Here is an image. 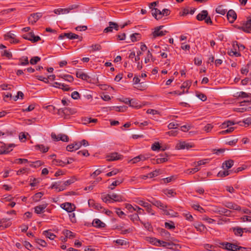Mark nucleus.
I'll list each match as a JSON object with an SVG mask.
<instances>
[{
    "label": "nucleus",
    "mask_w": 251,
    "mask_h": 251,
    "mask_svg": "<svg viewBox=\"0 0 251 251\" xmlns=\"http://www.w3.org/2000/svg\"><path fill=\"white\" fill-rule=\"evenodd\" d=\"M163 27V25H160L154 28V31L151 34L152 38L155 39L157 37H162L168 33L166 30H161Z\"/></svg>",
    "instance_id": "f257e3e1"
},
{
    "label": "nucleus",
    "mask_w": 251,
    "mask_h": 251,
    "mask_svg": "<svg viewBox=\"0 0 251 251\" xmlns=\"http://www.w3.org/2000/svg\"><path fill=\"white\" fill-rule=\"evenodd\" d=\"M123 157V156L122 155L116 152L110 153L106 156L107 160L109 161L120 160L122 159Z\"/></svg>",
    "instance_id": "f03ea898"
},
{
    "label": "nucleus",
    "mask_w": 251,
    "mask_h": 251,
    "mask_svg": "<svg viewBox=\"0 0 251 251\" xmlns=\"http://www.w3.org/2000/svg\"><path fill=\"white\" fill-rule=\"evenodd\" d=\"M51 136L53 139L56 141L61 140L63 142H68L69 140V137L65 134H59L57 136L54 133H52Z\"/></svg>",
    "instance_id": "7ed1b4c3"
},
{
    "label": "nucleus",
    "mask_w": 251,
    "mask_h": 251,
    "mask_svg": "<svg viewBox=\"0 0 251 251\" xmlns=\"http://www.w3.org/2000/svg\"><path fill=\"white\" fill-rule=\"evenodd\" d=\"M42 16V14L41 13H36L31 14L30 15V16L28 19V22L31 24L33 25Z\"/></svg>",
    "instance_id": "20e7f679"
},
{
    "label": "nucleus",
    "mask_w": 251,
    "mask_h": 251,
    "mask_svg": "<svg viewBox=\"0 0 251 251\" xmlns=\"http://www.w3.org/2000/svg\"><path fill=\"white\" fill-rule=\"evenodd\" d=\"M119 25L114 22H109V26L106 27L104 30L103 32L108 33L112 32L113 29H115L116 31L119 30Z\"/></svg>",
    "instance_id": "39448f33"
},
{
    "label": "nucleus",
    "mask_w": 251,
    "mask_h": 251,
    "mask_svg": "<svg viewBox=\"0 0 251 251\" xmlns=\"http://www.w3.org/2000/svg\"><path fill=\"white\" fill-rule=\"evenodd\" d=\"M61 206L63 209L69 213H71L74 211L75 208V205L70 202L63 203L61 204Z\"/></svg>",
    "instance_id": "423d86ee"
},
{
    "label": "nucleus",
    "mask_w": 251,
    "mask_h": 251,
    "mask_svg": "<svg viewBox=\"0 0 251 251\" xmlns=\"http://www.w3.org/2000/svg\"><path fill=\"white\" fill-rule=\"evenodd\" d=\"M221 245L223 249L228 251H235L236 250L237 245L234 244L226 242L222 243Z\"/></svg>",
    "instance_id": "0eeeda50"
},
{
    "label": "nucleus",
    "mask_w": 251,
    "mask_h": 251,
    "mask_svg": "<svg viewBox=\"0 0 251 251\" xmlns=\"http://www.w3.org/2000/svg\"><path fill=\"white\" fill-rule=\"evenodd\" d=\"M227 18L229 22L231 23L234 22L237 18V15L235 12L233 10H230L227 13Z\"/></svg>",
    "instance_id": "6e6552de"
},
{
    "label": "nucleus",
    "mask_w": 251,
    "mask_h": 251,
    "mask_svg": "<svg viewBox=\"0 0 251 251\" xmlns=\"http://www.w3.org/2000/svg\"><path fill=\"white\" fill-rule=\"evenodd\" d=\"M158 156L159 157H158L156 159V164L162 163L167 161L168 160V155L166 153H161L158 155Z\"/></svg>",
    "instance_id": "1a4fd4ad"
},
{
    "label": "nucleus",
    "mask_w": 251,
    "mask_h": 251,
    "mask_svg": "<svg viewBox=\"0 0 251 251\" xmlns=\"http://www.w3.org/2000/svg\"><path fill=\"white\" fill-rule=\"evenodd\" d=\"M92 225L93 226L99 228H103L106 226L104 223L98 219H95L93 220Z\"/></svg>",
    "instance_id": "9d476101"
},
{
    "label": "nucleus",
    "mask_w": 251,
    "mask_h": 251,
    "mask_svg": "<svg viewBox=\"0 0 251 251\" xmlns=\"http://www.w3.org/2000/svg\"><path fill=\"white\" fill-rule=\"evenodd\" d=\"M174 246H175V245L172 242H167L160 240H159V242H158L157 245L158 247H163L170 249H173Z\"/></svg>",
    "instance_id": "9b49d317"
},
{
    "label": "nucleus",
    "mask_w": 251,
    "mask_h": 251,
    "mask_svg": "<svg viewBox=\"0 0 251 251\" xmlns=\"http://www.w3.org/2000/svg\"><path fill=\"white\" fill-rule=\"evenodd\" d=\"M225 205L226 207L229 209L238 211H240L241 209V208L239 205H238L236 203L231 202H226Z\"/></svg>",
    "instance_id": "f8f14e48"
},
{
    "label": "nucleus",
    "mask_w": 251,
    "mask_h": 251,
    "mask_svg": "<svg viewBox=\"0 0 251 251\" xmlns=\"http://www.w3.org/2000/svg\"><path fill=\"white\" fill-rule=\"evenodd\" d=\"M48 205L47 203L43 204L42 205H39L35 207V212L39 214L44 212V209L47 207Z\"/></svg>",
    "instance_id": "ddd939ff"
},
{
    "label": "nucleus",
    "mask_w": 251,
    "mask_h": 251,
    "mask_svg": "<svg viewBox=\"0 0 251 251\" xmlns=\"http://www.w3.org/2000/svg\"><path fill=\"white\" fill-rule=\"evenodd\" d=\"M107 197H108L109 199L115 201H122L123 199L122 197L120 195H117L116 194H107Z\"/></svg>",
    "instance_id": "4468645a"
},
{
    "label": "nucleus",
    "mask_w": 251,
    "mask_h": 251,
    "mask_svg": "<svg viewBox=\"0 0 251 251\" xmlns=\"http://www.w3.org/2000/svg\"><path fill=\"white\" fill-rule=\"evenodd\" d=\"M230 230H232L234 235L237 236H242L243 233L242 228L239 226L232 227Z\"/></svg>",
    "instance_id": "2eb2a0df"
},
{
    "label": "nucleus",
    "mask_w": 251,
    "mask_h": 251,
    "mask_svg": "<svg viewBox=\"0 0 251 251\" xmlns=\"http://www.w3.org/2000/svg\"><path fill=\"white\" fill-rule=\"evenodd\" d=\"M208 11L207 10H203L197 15L196 18L200 21L204 20L206 18L207 15H208Z\"/></svg>",
    "instance_id": "dca6fc26"
},
{
    "label": "nucleus",
    "mask_w": 251,
    "mask_h": 251,
    "mask_svg": "<svg viewBox=\"0 0 251 251\" xmlns=\"http://www.w3.org/2000/svg\"><path fill=\"white\" fill-rule=\"evenodd\" d=\"M152 15L156 19L159 20L161 18V11L157 8L152 9Z\"/></svg>",
    "instance_id": "f3484780"
},
{
    "label": "nucleus",
    "mask_w": 251,
    "mask_h": 251,
    "mask_svg": "<svg viewBox=\"0 0 251 251\" xmlns=\"http://www.w3.org/2000/svg\"><path fill=\"white\" fill-rule=\"evenodd\" d=\"M234 164V161L231 159L225 161L223 163L222 167L224 169H228L231 168Z\"/></svg>",
    "instance_id": "a211bd4d"
},
{
    "label": "nucleus",
    "mask_w": 251,
    "mask_h": 251,
    "mask_svg": "<svg viewBox=\"0 0 251 251\" xmlns=\"http://www.w3.org/2000/svg\"><path fill=\"white\" fill-rule=\"evenodd\" d=\"M177 147L178 149H189L192 147L189 143H187L185 142H180L177 144Z\"/></svg>",
    "instance_id": "6ab92c4d"
},
{
    "label": "nucleus",
    "mask_w": 251,
    "mask_h": 251,
    "mask_svg": "<svg viewBox=\"0 0 251 251\" xmlns=\"http://www.w3.org/2000/svg\"><path fill=\"white\" fill-rule=\"evenodd\" d=\"M76 75L77 77L84 80H87L88 78H89V76L82 71H77L76 72Z\"/></svg>",
    "instance_id": "aec40b11"
},
{
    "label": "nucleus",
    "mask_w": 251,
    "mask_h": 251,
    "mask_svg": "<svg viewBox=\"0 0 251 251\" xmlns=\"http://www.w3.org/2000/svg\"><path fill=\"white\" fill-rule=\"evenodd\" d=\"M89 205L90 206H92L95 209L97 210H100L101 209H103V210H105L103 207L101 206V205L98 203H95L94 201H91L89 200Z\"/></svg>",
    "instance_id": "412c9836"
},
{
    "label": "nucleus",
    "mask_w": 251,
    "mask_h": 251,
    "mask_svg": "<svg viewBox=\"0 0 251 251\" xmlns=\"http://www.w3.org/2000/svg\"><path fill=\"white\" fill-rule=\"evenodd\" d=\"M43 234L50 240H53L56 237V235L51 233L50 230L44 231Z\"/></svg>",
    "instance_id": "4be33fe9"
},
{
    "label": "nucleus",
    "mask_w": 251,
    "mask_h": 251,
    "mask_svg": "<svg viewBox=\"0 0 251 251\" xmlns=\"http://www.w3.org/2000/svg\"><path fill=\"white\" fill-rule=\"evenodd\" d=\"M63 233L67 238H69L70 239H72L75 237V234L73 232L68 229L64 230L63 231Z\"/></svg>",
    "instance_id": "5701e85b"
},
{
    "label": "nucleus",
    "mask_w": 251,
    "mask_h": 251,
    "mask_svg": "<svg viewBox=\"0 0 251 251\" xmlns=\"http://www.w3.org/2000/svg\"><path fill=\"white\" fill-rule=\"evenodd\" d=\"M152 203L153 205L156 206V207L160 208L162 210L164 209L167 208V205H164L163 203H162L159 201H154L152 202Z\"/></svg>",
    "instance_id": "b1692460"
},
{
    "label": "nucleus",
    "mask_w": 251,
    "mask_h": 251,
    "mask_svg": "<svg viewBox=\"0 0 251 251\" xmlns=\"http://www.w3.org/2000/svg\"><path fill=\"white\" fill-rule=\"evenodd\" d=\"M130 39L132 42H135L141 39V35L139 33H133L130 35Z\"/></svg>",
    "instance_id": "393cba45"
},
{
    "label": "nucleus",
    "mask_w": 251,
    "mask_h": 251,
    "mask_svg": "<svg viewBox=\"0 0 251 251\" xmlns=\"http://www.w3.org/2000/svg\"><path fill=\"white\" fill-rule=\"evenodd\" d=\"M163 212L164 215L170 216L171 217H175L176 215L177 214V213L174 212L172 209L167 210L164 208L163 210Z\"/></svg>",
    "instance_id": "a878e982"
},
{
    "label": "nucleus",
    "mask_w": 251,
    "mask_h": 251,
    "mask_svg": "<svg viewBox=\"0 0 251 251\" xmlns=\"http://www.w3.org/2000/svg\"><path fill=\"white\" fill-rule=\"evenodd\" d=\"M43 195H44V193L43 192H38V193H36L32 197L33 201H34V202L39 201Z\"/></svg>",
    "instance_id": "bb28decb"
},
{
    "label": "nucleus",
    "mask_w": 251,
    "mask_h": 251,
    "mask_svg": "<svg viewBox=\"0 0 251 251\" xmlns=\"http://www.w3.org/2000/svg\"><path fill=\"white\" fill-rule=\"evenodd\" d=\"M231 172V170L220 171L218 173L217 176L218 177H224L228 176Z\"/></svg>",
    "instance_id": "cd10ccee"
},
{
    "label": "nucleus",
    "mask_w": 251,
    "mask_h": 251,
    "mask_svg": "<svg viewBox=\"0 0 251 251\" xmlns=\"http://www.w3.org/2000/svg\"><path fill=\"white\" fill-rule=\"evenodd\" d=\"M245 29L247 33H250L251 32V18H249L245 23Z\"/></svg>",
    "instance_id": "c85d7f7f"
},
{
    "label": "nucleus",
    "mask_w": 251,
    "mask_h": 251,
    "mask_svg": "<svg viewBox=\"0 0 251 251\" xmlns=\"http://www.w3.org/2000/svg\"><path fill=\"white\" fill-rule=\"evenodd\" d=\"M238 98H249L251 97V93H247L244 92H240L237 93V96Z\"/></svg>",
    "instance_id": "c756f323"
},
{
    "label": "nucleus",
    "mask_w": 251,
    "mask_h": 251,
    "mask_svg": "<svg viewBox=\"0 0 251 251\" xmlns=\"http://www.w3.org/2000/svg\"><path fill=\"white\" fill-rule=\"evenodd\" d=\"M164 193L169 197H173L176 195V193L172 189L164 190Z\"/></svg>",
    "instance_id": "7c9ffc66"
},
{
    "label": "nucleus",
    "mask_w": 251,
    "mask_h": 251,
    "mask_svg": "<svg viewBox=\"0 0 251 251\" xmlns=\"http://www.w3.org/2000/svg\"><path fill=\"white\" fill-rule=\"evenodd\" d=\"M53 12L57 15L60 14L68 13V10L66 8H58L53 10Z\"/></svg>",
    "instance_id": "2f4dec72"
},
{
    "label": "nucleus",
    "mask_w": 251,
    "mask_h": 251,
    "mask_svg": "<svg viewBox=\"0 0 251 251\" xmlns=\"http://www.w3.org/2000/svg\"><path fill=\"white\" fill-rule=\"evenodd\" d=\"M20 62L19 64V65L25 66L29 64L28 60V57L27 56H23L22 58L20 59Z\"/></svg>",
    "instance_id": "473e14b6"
},
{
    "label": "nucleus",
    "mask_w": 251,
    "mask_h": 251,
    "mask_svg": "<svg viewBox=\"0 0 251 251\" xmlns=\"http://www.w3.org/2000/svg\"><path fill=\"white\" fill-rule=\"evenodd\" d=\"M32 37V40H30L32 43H35L41 40V38L39 36H35L33 32H30L29 35Z\"/></svg>",
    "instance_id": "72a5a7b5"
},
{
    "label": "nucleus",
    "mask_w": 251,
    "mask_h": 251,
    "mask_svg": "<svg viewBox=\"0 0 251 251\" xmlns=\"http://www.w3.org/2000/svg\"><path fill=\"white\" fill-rule=\"evenodd\" d=\"M84 124H87L91 123H96L98 121L97 119H92L91 118H84L82 119Z\"/></svg>",
    "instance_id": "f704fd0d"
},
{
    "label": "nucleus",
    "mask_w": 251,
    "mask_h": 251,
    "mask_svg": "<svg viewBox=\"0 0 251 251\" xmlns=\"http://www.w3.org/2000/svg\"><path fill=\"white\" fill-rule=\"evenodd\" d=\"M216 12L217 13L220 14L222 15H224L226 12V10L224 8L223 5H220V6H219L216 9Z\"/></svg>",
    "instance_id": "c9c22d12"
},
{
    "label": "nucleus",
    "mask_w": 251,
    "mask_h": 251,
    "mask_svg": "<svg viewBox=\"0 0 251 251\" xmlns=\"http://www.w3.org/2000/svg\"><path fill=\"white\" fill-rule=\"evenodd\" d=\"M76 180V179L75 178V176H72L69 179L65 181L64 182V185H65V187H66L74 183Z\"/></svg>",
    "instance_id": "e433bc0d"
},
{
    "label": "nucleus",
    "mask_w": 251,
    "mask_h": 251,
    "mask_svg": "<svg viewBox=\"0 0 251 251\" xmlns=\"http://www.w3.org/2000/svg\"><path fill=\"white\" fill-rule=\"evenodd\" d=\"M135 202L145 208H146L150 204L148 202H145V201L140 199H137L135 201Z\"/></svg>",
    "instance_id": "4c0bfd02"
},
{
    "label": "nucleus",
    "mask_w": 251,
    "mask_h": 251,
    "mask_svg": "<svg viewBox=\"0 0 251 251\" xmlns=\"http://www.w3.org/2000/svg\"><path fill=\"white\" fill-rule=\"evenodd\" d=\"M59 77L70 82H73L74 80V77L72 75H60Z\"/></svg>",
    "instance_id": "58836bf2"
},
{
    "label": "nucleus",
    "mask_w": 251,
    "mask_h": 251,
    "mask_svg": "<svg viewBox=\"0 0 251 251\" xmlns=\"http://www.w3.org/2000/svg\"><path fill=\"white\" fill-rule=\"evenodd\" d=\"M90 48L92 51H99L101 49V46L100 44H96L91 45Z\"/></svg>",
    "instance_id": "ea45409f"
},
{
    "label": "nucleus",
    "mask_w": 251,
    "mask_h": 251,
    "mask_svg": "<svg viewBox=\"0 0 251 251\" xmlns=\"http://www.w3.org/2000/svg\"><path fill=\"white\" fill-rule=\"evenodd\" d=\"M129 217L133 222H135V221H139L140 222V221H141L140 219L138 214L137 213H134L133 214L130 215L129 216Z\"/></svg>",
    "instance_id": "a19ab883"
},
{
    "label": "nucleus",
    "mask_w": 251,
    "mask_h": 251,
    "mask_svg": "<svg viewBox=\"0 0 251 251\" xmlns=\"http://www.w3.org/2000/svg\"><path fill=\"white\" fill-rule=\"evenodd\" d=\"M35 148L41 150L43 152H46L49 150V148L46 147L43 145H37L35 146Z\"/></svg>",
    "instance_id": "79ce46f5"
},
{
    "label": "nucleus",
    "mask_w": 251,
    "mask_h": 251,
    "mask_svg": "<svg viewBox=\"0 0 251 251\" xmlns=\"http://www.w3.org/2000/svg\"><path fill=\"white\" fill-rule=\"evenodd\" d=\"M53 163L54 164L60 166H64L66 165V162L59 159H54L53 160Z\"/></svg>",
    "instance_id": "37998d69"
},
{
    "label": "nucleus",
    "mask_w": 251,
    "mask_h": 251,
    "mask_svg": "<svg viewBox=\"0 0 251 251\" xmlns=\"http://www.w3.org/2000/svg\"><path fill=\"white\" fill-rule=\"evenodd\" d=\"M41 58L39 56H34L31 58L30 60V63L31 65L36 64L38 62L40 61Z\"/></svg>",
    "instance_id": "c03bdc74"
},
{
    "label": "nucleus",
    "mask_w": 251,
    "mask_h": 251,
    "mask_svg": "<svg viewBox=\"0 0 251 251\" xmlns=\"http://www.w3.org/2000/svg\"><path fill=\"white\" fill-rule=\"evenodd\" d=\"M227 54L231 56H235L238 57L241 56V53L238 52H237L235 49V50H230L228 51Z\"/></svg>",
    "instance_id": "a18cd8bd"
},
{
    "label": "nucleus",
    "mask_w": 251,
    "mask_h": 251,
    "mask_svg": "<svg viewBox=\"0 0 251 251\" xmlns=\"http://www.w3.org/2000/svg\"><path fill=\"white\" fill-rule=\"evenodd\" d=\"M123 179H121L117 180L113 182L111 185V186H113V187H109V188H110L111 190H113L114 189L115 186H116L120 184L121 183H122L123 182Z\"/></svg>",
    "instance_id": "49530a36"
},
{
    "label": "nucleus",
    "mask_w": 251,
    "mask_h": 251,
    "mask_svg": "<svg viewBox=\"0 0 251 251\" xmlns=\"http://www.w3.org/2000/svg\"><path fill=\"white\" fill-rule=\"evenodd\" d=\"M129 106L135 108H138L141 107V106L139 104H138V103L134 99L131 100Z\"/></svg>",
    "instance_id": "de8ad7c7"
},
{
    "label": "nucleus",
    "mask_w": 251,
    "mask_h": 251,
    "mask_svg": "<svg viewBox=\"0 0 251 251\" xmlns=\"http://www.w3.org/2000/svg\"><path fill=\"white\" fill-rule=\"evenodd\" d=\"M125 207L130 212H132L133 211L136 210V208H135V205L134 206H133L131 204L129 203H126Z\"/></svg>",
    "instance_id": "09e8293b"
},
{
    "label": "nucleus",
    "mask_w": 251,
    "mask_h": 251,
    "mask_svg": "<svg viewBox=\"0 0 251 251\" xmlns=\"http://www.w3.org/2000/svg\"><path fill=\"white\" fill-rule=\"evenodd\" d=\"M160 146L158 142H155L151 146V150L154 151H158L160 149Z\"/></svg>",
    "instance_id": "8fccbe9b"
},
{
    "label": "nucleus",
    "mask_w": 251,
    "mask_h": 251,
    "mask_svg": "<svg viewBox=\"0 0 251 251\" xmlns=\"http://www.w3.org/2000/svg\"><path fill=\"white\" fill-rule=\"evenodd\" d=\"M149 241L152 245L157 246L158 242H159V240L154 237H151L150 238Z\"/></svg>",
    "instance_id": "3c124183"
},
{
    "label": "nucleus",
    "mask_w": 251,
    "mask_h": 251,
    "mask_svg": "<svg viewBox=\"0 0 251 251\" xmlns=\"http://www.w3.org/2000/svg\"><path fill=\"white\" fill-rule=\"evenodd\" d=\"M160 233L162 236H165L166 238H169L170 235L169 232L163 228L161 229Z\"/></svg>",
    "instance_id": "603ef678"
},
{
    "label": "nucleus",
    "mask_w": 251,
    "mask_h": 251,
    "mask_svg": "<svg viewBox=\"0 0 251 251\" xmlns=\"http://www.w3.org/2000/svg\"><path fill=\"white\" fill-rule=\"evenodd\" d=\"M191 83L192 82L190 80L185 81L183 83L182 86H181V88L182 89L184 88H187L188 89L191 86Z\"/></svg>",
    "instance_id": "864d4df0"
},
{
    "label": "nucleus",
    "mask_w": 251,
    "mask_h": 251,
    "mask_svg": "<svg viewBox=\"0 0 251 251\" xmlns=\"http://www.w3.org/2000/svg\"><path fill=\"white\" fill-rule=\"evenodd\" d=\"M15 35L11 33V31L8 32L6 34L4 35V39L6 40H8L9 39H13L14 38Z\"/></svg>",
    "instance_id": "5fc2aeb1"
},
{
    "label": "nucleus",
    "mask_w": 251,
    "mask_h": 251,
    "mask_svg": "<svg viewBox=\"0 0 251 251\" xmlns=\"http://www.w3.org/2000/svg\"><path fill=\"white\" fill-rule=\"evenodd\" d=\"M35 240L36 243L40 245L42 247H46L47 245V243L45 242V241L42 239H36Z\"/></svg>",
    "instance_id": "6e6d98bb"
},
{
    "label": "nucleus",
    "mask_w": 251,
    "mask_h": 251,
    "mask_svg": "<svg viewBox=\"0 0 251 251\" xmlns=\"http://www.w3.org/2000/svg\"><path fill=\"white\" fill-rule=\"evenodd\" d=\"M159 172H160V170H156L155 171L149 173V177L150 178H152V177H154L155 176H156L158 175V174L159 173Z\"/></svg>",
    "instance_id": "4d7b16f0"
},
{
    "label": "nucleus",
    "mask_w": 251,
    "mask_h": 251,
    "mask_svg": "<svg viewBox=\"0 0 251 251\" xmlns=\"http://www.w3.org/2000/svg\"><path fill=\"white\" fill-rule=\"evenodd\" d=\"M196 96L198 98H199L202 101H204L207 100V97L205 95L202 93H199L197 94Z\"/></svg>",
    "instance_id": "13d9d810"
},
{
    "label": "nucleus",
    "mask_w": 251,
    "mask_h": 251,
    "mask_svg": "<svg viewBox=\"0 0 251 251\" xmlns=\"http://www.w3.org/2000/svg\"><path fill=\"white\" fill-rule=\"evenodd\" d=\"M71 97L74 100H78L80 98V95L78 92L74 91L72 93Z\"/></svg>",
    "instance_id": "bf43d9fd"
},
{
    "label": "nucleus",
    "mask_w": 251,
    "mask_h": 251,
    "mask_svg": "<svg viewBox=\"0 0 251 251\" xmlns=\"http://www.w3.org/2000/svg\"><path fill=\"white\" fill-rule=\"evenodd\" d=\"M199 171V168L198 167V166L196 165L195 168L187 170V173L188 174H194L196 172H197Z\"/></svg>",
    "instance_id": "052dcab7"
},
{
    "label": "nucleus",
    "mask_w": 251,
    "mask_h": 251,
    "mask_svg": "<svg viewBox=\"0 0 251 251\" xmlns=\"http://www.w3.org/2000/svg\"><path fill=\"white\" fill-rule=\"evenodd\" d=\"M165 226L166 228H167L168 229H174L175 228V225L173 222H172V224H170L168 222H166L165 223Z\"/></svg>",
    "instance_id": "680f3d73"
},
{
    "label": "nucleus",
    "mask_w": 251,
    "mask_h": 251,
    "mask_svg": "<svg viewBox=\"0 0 251 251\" xmlns=\"http://www.w3.org/2000/svg\"><path fill=\"white\" fill-rule=\"evenodd\" d=\"M234 124H235V123L233 121H227L226 122H224L223 124V126L224 127H229L231 126L234 125Z\"/></svg>",
    "instance_id": "e2e57ef3"
},
{
    "label": "nucleus",
    "mask_w": 251,
    "mask_h": 251,
    "mask_svg": "<svg viewBox=\"0 0 251 251\" xmlns=\"http://www.w3.org/2000/svg\"><path fill=\"white\" fill-rule=\"evenodd\" d=\"M77 154H81L83 156H88L90 155L89 153L88 152V151L86 150H84L82 151H78L77 152Z\"/></svg>",
    "instance_id": "0e129e2a"
},
{
    "label": "nucleus",
    "mask_w": 251,
    "mask_h": 251,
    "mask_svg": "<svg viewBox=\"0 0 251 251\" xmlns=\"http://www.w3.org/2000/svg\"><path fill=\"white\" fill-rule=\"evenodd\" d=\"M152 55L151 53L150 50L148 51L146 57L145 58V63H147L150 61V59L151 58H152Z\"/></svg>",
    "instance_id": "69168bd1"
},
{
    "label": "nucleus",
    "mask_w": 251,
    "mask_h": 251,
    "mask_svg": "<svg viewBox=\"0 0 251 251\" xmlns=\"http://www.w3.org/2000/svg\"><path fill=\"white\" fill-rule=\"evenodd\" d=\"M220 214H224L225 215L227 216L228 214H229L230 211L226 208H221L219 211Z\"/></svg>",
    "instance_id": "338daca9"
},
{
    "label": "nucleus",
    "mask_w": 251,
    "mask_h": 251,
    "mask_svg": "<svg viewBox=\"0 0 251 251\" xmlns=\"http://www.w3.org/2000/svg\"><path fill=\"white\" fill-rule=\"evenodd\" d=\"M60 88L62 89L63 90L65 91H69L72 90L71 88L68 85L64 83H62Z\"/></svg>",
    "instance_id": "774afa93"
}]
</instances>
